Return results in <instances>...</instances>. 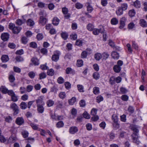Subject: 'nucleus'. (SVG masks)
I'll return each mask as SVG.
<instances>
[{
	"label": "nucleus",
	"instance_id": "nucleus-1",
	"mask_svg": "<svg viewBox=\"0 0 147 147\" xmlns=\"http://www.w3.org/2000/svg\"><path fill=\"white\" fill-rule=\"evenodd\" d=\"M131 129L133 131V133L131 136L133 142L137 144H139L140 143V142L138 139V129L134 125L131 126Z\"/></svg>",
	"mask_w": 147,
	"mask_h": 147
},
{
	"label": "nucleus",
	"instance_id": "nucleus-2",
	"mask_svg": "<svg viewBox=\"0 0 147 147\" xmlns=\"http://www.w3.org/2000/svg\"><path fill=\"white\" fill-rule=\"evenodd\" d=\"M37 111L39 113H42L44 111V108L43 106L45 103L42 100L40 99H37L36 100Z\"/></svg>",
	"mask_w": 147,
	"mask_h": 147
},
{
	"label": "nucleus",
	"instance_id": "nucleus-3",
	"mask_svg": "<svg viewBox=\"0 0 147 147\" xmlns=\"http://www.w3.org/2000/svg\"><path fill=\"white\" fill-rule=\"evenodd\" d=\"M60 55V52L58 51H56L54 52V54L52 57V61L57 62L59 58V56Z\"/></svg>",
	"mask_w": 147,
	"mask_h": 147
},
{
	"label": "nucleus",
	"instance_id": "nucleus-4",
	"mask_svg": "<svg viewBox=\"0 0 147 147\" xmlns=\"http://www.w3.org/2000/svg\"><path fill=\"white\" fill-rule=\"evenodd\" d=\"M44 11H41L40 13V15L42 16H41L40 18L39 23L40 24L43 26L45 25L46 24L47 20L46 18H44L43 16L44 15L43 14Z\"/></svg>",
	"mask_w": 147,
	"mask_h": 147
},
{
	"label": "nucleus",
	"instance_id": "nucleus-5",
	"mask_svg": "<svg viewBox=\"0 0 147 147\" xmlns=\"http://www.w3.org/2000/svg\"><path fill=\"white\" fill-rule=\"evenodd\" d=\"M10 107L14 111V114L15 115L17 114L18 113L19 109L17 105L15 103H12L10 105Z\"/></svg>",
	"mask_w": 147,
	"mask_h": 147
},
{
	"label": "nucleus",
	"instance_id": "nucleus-6",
	"mask_svg": "<svg viewBox=\"0 0 147 147\" xmlns=\"http://www.w3.org/2000/svg\"><path fill=\"white\" fill-rule=\"evenodd\" d=\"M104 30L103 28L99 29L94 28L92 30V33L94 35H98L99 33H103Z\"/></svg>",
	"mask_w": 147,
	"mask_h": 147
},
{
	"label": "nucleus",
	"instance_id": "nucleus-7",
	"mask_svg": "<svg viewBox=\"0 0 147 147\" xmlns=\"http://www.w3.org/2000/svg\"><path fill=\"white\" fill-rule=\"evenodd\" d=\"M78 131V127L76 126L70 127L69 129V132L71 134H74Z\"/></svg>",
	"mask_w": 147,
	"mask_h": 147
},
{
	"label": "nucleus",
	"instance_id": "nucleus-8",
	"mask_svg": "<svg viewBox=\"0 0 147 147\" xmlns=\"http://www.w3.org/2000/svg\"><path fill=\"white\" fill-rule=\"evenodd\" d=\"M16 122L18 125H22L24 123V120L22 117H18L16 118Z\"/></svg>",
	"mask_w": 147,
	"mask_h": 147
},
{
	"label": "nucleus",
	"instance_id": "nucleus-9",
	"mask_svg": "<svg viewBox=\"0 0 147 147\" xmlns=\"http://www.w3.org/2000/svg\"><path fill=\"white\" fill-rule=\"evenodd\" d=\"M139 24L140 26L143 28L147 27V22L144 19H142L140 20Z\"/></svg>",
	"mask_w": 147,
	"mask_h": 147
},
{
	"label": "nucleus",
	"instance_id": "nucleus-10",
	"mask_svg": "<svg viewBox=\"0 0 147 147\" xmlns=\"http://www.w3.org/2000/svg\"><path fill=\"white\" fill-rule=\"evenodd\" d=\"M9 37V35L7 33H2L1 36V39L4 41L7 40Z\"/></svg>",
	"mask_w": 147,
	"mask_h": 147
},
{
	"label": "nucleus",
	"instance_id": "nucleus-11",
	"mask_svg": "<svg viewBox=\"0 0 147 147\" xmlns=\"http://www.w3.org/2000/svg\"><path fill=\"white\" fill-rule=\"evenodd\" d=\"M136 14V11L134 9H132L128 11V15L131 18H133L135 16Z\"/></svg>",
	"mask_w": 147,
	"mask_h": 147
},
{
	"label": "nucleus",
	"instance_id": "nucleus-12",
	"mask_svg": "<svg viewBox=\"0 0 147 147\" xmlns=\"http://www.w3.org/2000/svg\"><path fill=\"white\" fill-rule=\"evenodd\" d=\"M31 61L32 63L35 65H38L40 64L39 60L36 58H32Z\"/></svg>",
	"mask_w": 147,
	"mask_h": 147
},
{
	"label": "nucleus",
	"instance_id": "nucleus-13",
	"mask_svg": "<svg viewBox=\"0 0 147 147\" xmlns=\"http://www.w3.org/2000/svg\"><path fill=\"white\" fill-rule=\"evenodd\" d=\"M66 73L67 74H75V70L72 69L70 67H68L66 69Z\"/></svg>",
	"mask_w": 147,
	"mask_h": 147
},
{
	"label": "nucleus",
	"instance_id": "nucleus-14",
	"mask_svg": "<svg viewBox=\"0 0 147 147\" xmlns=\"http://www.w3.org/2000/svg\"><path fill=\"white\" fill-rule=\"evenodd\" d=\"M132 4L134 6L137 8H138L141 7V3L138 0H136L135 1L133 2Z\"/></svg>",
	"mask_w": 147,
	"mask_h": 147
},
{
	"label": "nucleus",
	"instance_id": "nucleus-15",
	"mask_svg": "<svg viewBox=\"0 0 147 147\" xmlns=\"http://www.w3.org/2000/svg\"><path fill=\"white\" fill-rule=\"evenodd\" d=\"M111 56L112 58L114 59H118L119 58V54L116 52L115 51H112L111 54Z\"/></svg>",
	"mask_w": 147,
	"mask_h": 147
},
{
	"label": "nucleus",
	"instance_id": "nucleus-16",
	"mask_svg": "<svg viewBox=\"0 0 147 147\" xmlns=\"http://www.w3.org/2000/svg\"><path fill=\"white\" fill-rule=\"evenodd\" d=\"M124 11L122 10L120 7H119L117 9L116 11V14L117 16H120L122 15L123 14V11Z\"/></svg>",
	"mask_w": 147,
	"mask_h": 147
},
{
	"label": "nucleus",
	"instance_id": "nucleus-17",
	"mask_svg": "<svg viewBox=\"0 0 147 147\" xmlns=\"http://www.w3.org/2000/svg\"><path fill=\"white\" fill-rule=\"evenodd\" d=\"M118 20L115 18H113L111 20V23L112 25H116L118 23Z\"/></svg>",
	"mask_w": 147,
	"mask_h": 147
},
{
	"label": "nucleus",
	"instance_id": "nucleus-18",
	"mask_svg": "<svg viewBox=\"0 0 147 147\" xmlns=\"http://www.w3.org/2000/svg\"><path fill=\"white\" fill-rule=\"evenodd\" d=\"M21 29V28L20 27L16 26L13 30L12 31L14 33L18 34L20 32Z\"/></svg>",
	"mask_w": 147,
	"mask_h": 147
},
{
	"label": "nucleus",
	"instance_id": "nucleus-19",
	"mask_svg": "<svg viewBox=\"0 0 147 147\" xmlns=\"http://www.w3.org/2000/svg\"><path fill=\"white\" fill-rule=\"evenodd\" d=\"M119 7L124 11L127 9L128 5L127 3H124L121 4V6Z\"/></svg>",
	"mask_w": 147,
	"mask_h": 147
},
{
	"label": "nucleus",
	"instance_id": "nucleus-20",
	"mask_svg": "<svg viewBox=\"0 0 147 147\" xmlns=\"http://www.w3.org/2000/svg\"><path fill=\"white\" fill-rule=\"evenodd\" d=\"M9 80L10 82L13 83L15 80V78L13 74H10L9 75Z\"/></svg>",
	"mask_w": 147,
	"mask_h": 147
},
{
	"label": "nucleus",
	"instance_id": "nucleus-21",
	"mask_svg": "<svg viewBox=\"0 0 147 147\" xmlns=\"http://www.w3.org/2000/svg\"><path fill=\"white\" fill-rule=\"evenodd\" d=\"M59 20L57 18L54 17L52 20V23L54 25L57 26L59 24Z\"/></svg>",
	"mask_w": 147,
	"mask_h": 147
},
{
	"label": "nucleus",
	"instance_id": "nucleus-22",
	"mask_svg": "<svg viewBox=\"0 0 147 147\" xmlns=\"http://www.w3.org/2000/svg\"><path fill=\"white\" fill-rule=\"evenodd\" d=\"M121 67L119 66L118 65H116L113 67V70L114 71L117 73L121 71Z\"/></svg>",
	"mask_w": 147,
	"mask_h": 147
},
{
	"label": "nucleus",
	"instance_id": "nucleus-23",
	"mask_svg": "<svg viewBox=\"0 0 147 147\" xmlns=\"http://www.w3.org/2000/svg\"><path fill=\"white\" fill-rule=\"evenodd\" d=\"M19 96L16 95L15 94L11 96V100L14 102H16L18 101Z\"/></svg>",
	"mask_w": 147,
	"mask_h": 147
},
{
	"label": "nucleus",
	"instance_id": "nucleus-24",
	"mask_svg": "<svg viewBox=\"0 0 147 147\" xmlns=\"http://www.w3.org/2000/svg\"><path fill=\"white\" fill-rule=\"evenodd\" d=\"M93 92L95 94H98L100 93L99 88L98 87H94L93 89Z\"/></svg>",
	"mask_w": 147,
	"mask_h": 147
},
{
	"label": "nucleus",
	"instance_id": "nucleus-25",
	"mask_svg": "<svg viewBox=\"0 0 147 147\" xmlns=\"http://www.w3.org/2000/svg\"><path fill=\"white\" fill-rule=\"evenodd\" d=\"M76 97H73L68 101L69 104L71 105H73L76 101Z\"/></svg>",
	"mask_w": 147,
	"mask_h": 147
},
{
	"label": "nucleus",
	"instance_id": "nucleus-26",
	"mask_svg": "<svg viewBox=\"0 0 147 147\" xmlns=\"http://www.w3.org/2000/svg\"><path fill=\"white\" fill-rule=\"evenodd\" d=\"M54 103V102L51 100H48L46 102L47 105L48 107H51L53 106Z\"/></svg>",
	"mask_w": 147,
	"mask_h": 147
},
{
	"label": "nucleus",
	"instance_id": "nucleus-27",
	"mask_svg": "<svg viewBox=\"0 0 147 147\" xmlns=\"http://www.w3.org/2000/svg\"><path fill=\"white\" fill-rule=\"evenodd\" d=\"M29 125L34 130L38 129V125L32 122L30 123Z\"/></svg>",
	"mask_w": 147,
	"mask_h": 147
},
{
	"label": "nucleus",
	"instance_id": "nucleus-28",
	"mask_svg": "<svg viewBox=\"0 0 147 147\" xmlns=\"http://www.w3.org/2000/svg\"><path fill=\"white\" fill-rule=\"evenodd\" d=\"M1 59L3 62H6L9 60V58L7 55H3L1 57Z\"/></svg>",
	"mask_w": 147,
	"mask_h": 147
},
{
	"label": "nucleus",
	"instance_id": "nucleus-29",
	"mask_svg": "<svg viewBox=\"0 0 147 147\" xmlns=\"http://www.w3.org/2000/svg\"><path fill=\"white\" fill-rule=\"evenodd\" d=\"M64 126V123L63 121H60L58 122L56 124V127L58 128L63 127Z\"/></svg>",
	"mask_w": 147,
	"mask_h": 147
},
{
	"label": "nucleus",
	"instance_id": "nucleus-30",
	"mask_svg": "<svg viewBox=\"0 0 147 147\" xmlns=\"http://www.w3.org/2000/svg\"><path fill=\"white\" fill-rule=\"evenodd\" d=\"M16 138L14 136H11L9 138L8 142L11 143H13L16 141Z\"/></svg>",
	"mask_w": 147,
	"mask_h": 147
},
{
	"label": "nucleus",
	"instance_id": "nucleus-31",
	"mask_svg": "<svg viewBox=\"0 0 147 147\" xmlns=\"http://www.w3.org/2000/svg\"><path fill=\"white\" fill-rule=\"evenodd\" d=\"M88 5L87 6V10L88 11V12L91 13L93 11V8L92 6L89 3H87Z\"/></svg>",
	"mask_w": 147,
	"mask_h": 147
},
{
	"label": "nucleus",
	"instance_id": "nucleus-32",
	"mask_svg": "<svg viewBox=\"0 0 147 147\" xmlns=\"http://www.w3.org/2000/svg\"><path fill=\"white\" fill-rule=\"evenodd\" d=\"M59 97L61 99H63L65 98L66 96V93L65 92H61L59 95Z\"/></svg>",
	"mask_w": 147,
	"mask_h": 147
},
{
	"label": "nucleus",
	"instance_id": "nucleus-33",
	"mask_svg": "<svg viewBox=\"0 0 147 147\" xmlns=\"http://www.w3.org/2000/svg\"><path fill=\"white\" fill-rule=\"evenodd\" d=\"M77 87L78 90L80 92H84V87L82 85L80 84H78L77 85Z\"/></svg>",
	"mask_w": 147,
	"mask_h": 147
},
{
	"label": "nucleus",
	"instance_id": "nucleus-34",
	"mask_svg": "<svg viewBox=\"0 0 147 147\" xmlns=\"http://www.w3.org/2000/svg\"><path fill=\"white\" fill-rule=\"evenodd\" d=\"M94 26L91 23H89L86 26L87 29L89 31H92L94 29Z\"/></svg>",
	"mask_w": 147,
	"mask_h": 147
},
{
	"label": "nucleus",
	"instance_id": "nucleus-35",
	"mask_svg": "<svg viewBox=\"0 0 147 147\" xmlns=\"http://www.w3.org/2000/svg\"><path fill=\"white\" fill-rule=\"evenodd\" d=\"M28 76L31 79H33L34 78L35 75L36 73L35 72L31 71L29 72L28 74Z\"/></svg>",
	"mask_w": 147,
	"mask_h": 147
},
{
	"label": "nucleus",
	"instance_id": "nucleus-36",
	"mask_svg": "<svg viewBox=\"0 0 147 147\" xmlns=\"http://www.w3.org/2000/svg\"><path fill=\"white\" fill-rule=\"evenodd\" d=\"M93 77L95 80H98L100 78V74L98 73L97 72L94 73L93 74Z\"/></svg>",
	"mask_w": 147,
	"mask_h": 147
},
{
	"label": "nucleus",
	"instance_id": "nucleus-37",
	"mask_svg": "<svg viewBox=\"0 0 147 147\" xmlns=\"http://www.w3.org/2000/svg\"><path fill=\"white\" fill-rule=\"evenodd\" d=\"M47 73L48 75L52 76L54 74V71L53 69H51L48 70Z\"/></svg>",
	"mask_w": 147,
	"mask_h": 147
},
{
	"label": "nucleus",
	"instance_id": "nucleus-38",
	"mask_svg": "<svg viewBox=\"0 0 147 147\" xmlns=\"http://www.w3.org/2000/svg\"><path fill=\"white\" fill-rule=\"evenodd\" d=\"M20 106L22 109H25L27 108V104L25 102H22L20 103Z\"/></svg>",
	"mask_w": 147,
	"mask_h": 147
},
{
	"label": "nucleus",
	"instance_id": "nucleus-39",
	"mask_svg": "<svg viewBox=\"0 0 147 147\" xmlns=\"http://www.w3.org/2000/svg\"><path fill=\"white\" fill-rule=\"evenodd\" d=\"M94 57L98 61L102 58V55L100 53H98L95 55Z\"/></svg>",
	"mask_w": 147,
	"mask_h": 147
},
{
	"label": "nucleus",
	"instance_id": "nucleus-40",
	"mask_svg": "<svg viewBox=\"0 0 147 147\" xmlns=\"http://www.w3.org/2000/svg\"><path fill=\"white\" fill-rule=\"evenodd\" d=\"M71 113L74 117H76L77 115V110L75 108H73L71 110Z\"/></svg>",
	"mask_w": 147,
	"mask_h": 147
},
{
	"label": "nucleus",
	"instance_id": "nucleus-41",
	"mask_svg": "<svg viewBox=\"0 0 147 147\" xmlns=\"http://www.w3.org/2000/svg\"><path fill=\"white\" fill-rule=\"evenodd\" d=\"M39 79H42L45 78L46 77V74L44 72H42L40 73L39 75Z\"/></svg>",
	"mask_w": 147,
	"mask_h": 147
},
{
	"label": "nucleus",
	"instance_id": "nucleus-42",
	"mask_svg": "<svg viewBox=\"0 0 147 147\" xmlns=\"http://www.w3.org/2000/svg\"><path fill=\"white\" fill-rule=\"evenodd\" d=\"M102 55V58L103 59L106 60L107 59L109 56V55L107 53L104 52L103 53Z\"/></svg>",
	"mask_w": 147,
	"mask_h": 147
},
{
	"label": "nucleus",
	"instance_id": "nucleus-43",
	"mask_svg": "<svg viewBox=\"0 0 147 147\" xmlns=\"http://www.w3.org/2000/svg\"><path fill=\"white\" fill-rule=\"evenodd\" d=\"M112 117L113 122H118V117L116 115L113 114Z\"/></svg>",
	"mask_w": 147,
	"mask_h": 147
},
{
	"label": "nucleus",
	"instance_id": "nucleus-44",
	"mask_svg": "<svg viewBox=\"0 0 147 147\" xmlns=\"http://www.w3.org/2000/svg\"><path fill=\"white\" fill-rule=\"evenodd\" d=\"M65 88L67 90L71 88V84L69 82H65Z\"/></svg>",
	"mask_w": 147,
	"mask_h": 147
},
{
	"label": "nucleus",
	"instance_id": "nucleus-45",
	"mask_svg": "<svg viewBox=\"0 0 147 147\" xmlns=\"http://www.w3.org/2000/svg\"><path fill=\"white\" fill-rule=\"evenodd\" d=\"M77 37L76 34L75 33L72 34L70 36V39L73 40H76L77 38Z\"/></svg>",
	"mask_w": 147,
	"mask_h": 147
},
{
	"label": "nucleus",
	"instance_id": "nucleus-46",
	"mask_svg": "<svg viewBox=\"0 0 147 147\" xmlns=\"http://www.w3.org/2000/svg\"><path fill=\"white\" fill-rule=\"evenodd\" d=\"M103 100V98L101 95H99L96 98V102L98 103H99L101 101Z\"/></svg>",
	"mask_w": 147,
	"mask_h": 147
},
{
	"label": "nucleus",
	"instance_id": "nucleus-47",
	"mask_svg": "<svg viewBox=\"0 0 147 147\" xmlns=\"http://www.w3.org/2000/svg\"><path fill=\"white\" fill-rule=\"evenodd\" d=\"M34 24V21L31 19H28L27 21V25L30 26H33Z\"/></svg>",
	"mask_w": 147,
	"mask_h": 147
},
{
	"label": "nucleus",
	"instance_id": "nucleus-48",
	"mask_svg": "<svg viewBox=\"0 0 147 147\" xmlns=\"http://www.w3.org/2000/svg\"><path fill=\"white\" fill-rule=\"evenodd\" d=\"M83 61L82 60H78L77 61V65L78 67H80L83 65Z\"/></svg>",
	"mask_w": 147,
	"mask_h": 147
},
{
	"label": "nucleus",
	"instance_id": "nucleus-49",
	"mask_svg": "<svg viewBox=\"0 0 147 147\" xmlns=\"http://www.w3.org/2000/svg\"><path fill=\"white\" fill-rule=\"evenodd\" d=\"M61 36L64 40H65L67 38L68 35L66 33L62 32L61 34Z\"/></svg>",
	"mask_w": 147,
	"mask_h": 147
},
{
	"label": "nucleus",
	"instance_id": "nucleus-50",
	"mask_svg": "<svg viewBox=\"0 0 147 147\" xmlns=\"http://www.w3.org/2000/svg\"><path fill=\"white\" fill-rule=\"evenodd\" d=\"M121 99L123 101H127L128 100L129 97L127 95H123L121 96Z\"/></svg>",
	"mask_w": 147,
	"mask_h": 147
},
{
	"label": "nucleus",
	"instance_id": "nucleus-51",
	"mask_svg": "<svg viewBox=\"0 0 147 147\" xmlns=\"http://www.w3.org/2000/svg\"><path fill=\"white\" fill-rule=\"evenodd\" d=\"M83 7V5L79 3H77L75 4V7L78 9H81Z\"/></svg>",
	"mask_w": 147,
	"mask_h": 147
},
{
	"label": "nucleus",
	"instance_id": "nucleus-52",
	"mask_svg": "<svg viewBox=\"0 0 147 147\" xmlns=\"http://www.w3.org/2000/svg\"><path fill=\"white\" fill-rule=\"evenodd\" d=\"M135 24L133 22L130 23L128 25V28L129 29H132L135 26Z\"/></svg>",
	"mask_w": 147,
	"mask_h": 147
},
{
	"label": "nucleus",
	"instance_id": "nucleus-53",
	"mask_svg": "<svg viewBox=\"0 0 147 147\" xmlns=\"http://www.w3.org/2000/svg\"><path fill=\"white\" fill-rule=\"evenodd\" d=\"M25 22L24 21H22V20L18 19L16 20V24L17 25L20 26Z\"/></svg>",
	"mask_w": 147,
	"mask_h": 147
},
{
	"label": "nucleus",
	"instance_id": "nucleus-54",
	"mask_svg": "<svg viewBox=\"0 0 147 147\" xmlns=\"http://www.w3.org/2000/svg\"><path fill=\"white\" fill-rule=\"evenodd\" d=\"M1 92L4 94L7 93L8 91V89L4 86H2L1 87Z\"/></svg>",
	"mask_w": 147,
	"mask_h": 147
},
{
	"label": "nucleus",
	"instance_id": "nucleus-55",
	"mask_svg": "<svg viewBox=\"0 0 147 147\" xmlns=\"http://www.w3.org/2000/svg\"><path fill=\"white\" fill-rule=\"evenodd\" d=\"M115 78L114 77H111L110 79L109 82L111 85H113L115 84Z\"/></svg>",
	"mask_w": 147,
	"mask_h": 147
},
{
	"label": "nucleus",
	"instance_id": "nucleus-56",
	"mask_svg": "<svg viewBox=\"0 0 147 147\" xmlns=\"http://www.w3.org/2000/svg\"><path fill=\"white\" fill-rule=\"evenodd\" d=\"M33 89V86L31 85H28L27 86V91L28 92L31 91Z\"/></svg>",
	"mask_w": 147,
	"mask_h": 147
},
{
	"label": "nucleus",
	"instance_id": "nucleus-57",
	"mask_svg": "<svg viewBox=\"0 0 147 147\" xmlns=\"http://www.w3.org/2000/svg\"><path fill=\"white\" fill-rule=\"evenodd\" d=\"M40 52L43 55H46L47 53V50L45 48H42L41 49Z\"/></svg>",
	"mask_w": 147,
	"mask_h": 147
},
{
	"label": "nucleus",
	"instance_id": "nucleus-58",
	"mask_svg": "<svg viewBox=\"0 0 147 147\" xmlns=\"http://www.w3.org/2000/svg\"><path fill=\"white\" fill-rule=\"evenodd\" d=\"M84 118L87 119H89L90 118V115L86 111L84 112L83 114Z\"/></svg>",
	"mask_w": 147,
	"mask_h": 147
},
{
	"label": "nucleus",
	"instance_id": "nucleus-59",
	"mask_svg": "<svg viewBox=\"0 0 147 147\" xmlns=\"http://www.w3.org/2000/svg\"><path fill=\"white\" fill-rule=\"evenodd\" d=\"M6 141V139L3 135H1L0 136V142L1 143H4Z\"/></svg>",
	"mask_w": 147,
	"mask_h": 147
},
{
	"label": "nucleus",
	"instance_id": "nucleus-60",
	"mask_svg": "<svg viewBox=\"0 0 147 147\" xmlns=\"http://www.w3.org/2000/svg\"><path fill=\"white\" fill-rule=\"evenodd\" d=\"M47 63L45 64L41 65L40 66V68L42 70H45L47 69L48 67L46 65Z\"/></svg>",
	"mask_w": 147,
	"mask_h": 147
},
{
	"label": "nucleus",
	"instance_id": "nucleus-61",
	"mask_svg": "<svg viewBox=\"0 0 147 147\" xmlns=\"http://www.w3.org/2000/svg\"><path fill=\"white\" fill-rule=\"evenodd\" d=\"M113 125L114 128L116 129H117L119 128V125L118 123V122H113Z\"/></svg>",
	"mask_w": 147,
	"mask_h": 147
},
{
	"label": "nucleus",
	"instance_id": "nucleus-62",
	"mask_svg": "<svg viewBox=\"0 0 147 147\" xmlns=\"http://www.w3.org/2000/svg\"><path fill=\"white\" fill-rule=\"evenodd\" d=\"M14 71L17 73H20L21 72V69L18 67L16 66H14L13 67Z\"/></svg>",
	"mask_w": 147,
	"mask_h": 147
},
{
	"label": "nucleus",
	"instance_id": "nucleus-63",
	"mask_svg": "<svg viewBox=\"0 0 147 147\" xmlns=\"http://www.w3.org/2000/svg\"><path fill=\"white\" fill-rule=\"evenodd\" d=\"M58 82L59 84H61L64 82V80L61 77H59L57 79Z\"/></svg>",
	"mask_w": 147,
	"mask_h": 147
},
{
	"label": "nucleus",
	"instance_id": "nucleus-64",
	"mask_svg": "<svg viewBox=\"0 0 147 147\" xmlns=\"http://www.w3.org/2000/svg\"><path fill=\"white\" fill-rule=\"evenodd\" d=\"M41 86L40 84H37L34 86V88L36 90H40L41 88Z\"/></svg>",
	"mask_w": 147,
	"mask_h": 147
}]
</instances>
